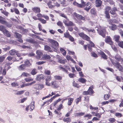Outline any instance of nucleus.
I'll list each match as a JSON object with an SVG mask.
<instances>
[{"instance_id": "obj_62", "label": "nucleus", "mask_w": 123, "mask_h": 123, "mask_svg": "<svg viewBox=\"0 0 123 123\" xmlns=\"http://www.w3.org/2000/svg\"><path fill=\"white\" fill-rule=\"evenodd\" d=\"M60 16L64 17V18H66L67 20H68V19L67 18L66 16L64 14L60 13Z\"/></svg>"}, {"instance_id": "obj_15", "label": "nucleus", "mask_w": 123, "mask_h": 123, "mask_svg": "<svg viewBox=\"0 0 123 123\" xmlns=\"http://www.w3.org/2000/svg\"><path fill=\"white\" fill-rule=\"evenodd\" d=\"M90 4L91 3L89 2H87L86 4L85 3V5L83 7L86 6L85 9L87 11H88L91 8V7H90Z\"/></svg>"}, {"instance_id": "obj_3", "label": "nucleus", "mask_w": 123, "mask_h": 123, "mask_svg": "<svg viewBox=\"0 0 123 123\" xmlns=\"http://www.w3.org/2000/svg\"><path fill=\"white\" fill-rule=\"evenodd\" d=\"M26 41L29 43L34 44L35 45H36L38 46L39 45L37 44V41H35L34 39L31 38L30 39L27 38L26 39Z\"/></svg>"}, {"instance_id": "obj_49", "label": "nucleus", "mask_w": 123, "mask_h": 123, "mask_svg": "<svg viewBox=\"0 0 123 123\" xmlns=\"http://www.w3.org/2000/svg\"><path fill=\"white\" fill-rule=\"evenodd\" d=\"M61 99L59 98L57 100H56V101H54L53 103V104L54 105V106H55V105L57 104L58 102L61 101Z\"/></svg>"}, {"instance_id": "obj_24", "label": "nucleus", "mask_w": 123, "mask_h": 123, "mask_svg": "<svg viewBox=\"0 0 123 123\" xmlns=\"http://www.w3.org/2000/svg\"><path fill=\"white\" fill-rule=\"evenodd\" d=\"M56 97H55V96H53L52 98L49 100H48L44 102L43 104L42 105V106H44L45 104H46L47 105H48L49 104V102L51 100V101L53 99L55 98Z\"/></svg>"}, {"instance_id": "obj_18", "label": "nucleus", "mask_w": 123, "mask_h": 123, "mask_svg": "<svg viewBox=\"0 0 123 123\" xmlns=\"http://www.w3.org/2000/svg\"><path fill=\"white\" fill-rule=\"evenodd\" d=\"M36 53L37 55V58L39 59L40 58L41 56L43 55L42 52L40 50H37L36 51Z\"/></svg>"}, {"instance_id": "obj_19", "label": "nucleus", "mask_w": 123, "mask_h": 123, "mask_svg": "<svg viewBox=\"0 0 123 123\" xmlns=\"http://www.w3.org/2000/svg\"><path fill=\"white\" fill-rule=\"evenodd\" d=\"M100 54L101 56V57L105 59H107V56L102 51H101L100 53Z\"/></svg>"}, {"instance_id": "obj_12", "label": "nucleus", "mask_w": 123, "mask_h": 123, "mask_svg": "<svg viewBox=\"0 0 123 123\" xmlns=\"http://www.w3.org/2000/svg\"><path fill=\"white\" fill-rule=\"evenodd\" d=\"M81 28L86 31H88V32H95V30L93 29H89L85 27H82Z\"/></svg>"}, {"instance_id": "obj_59", "label": "nucleus", "mask_w": 123, "mask_h": 123, "mask_svg": "<svg viewBox=\"0 0 123 123\" xmlns=\"http://www.w3.org/2000/svg\"><path fill=\"white\" fill-rule=\"evenodd\" d=\"M45 62L44 61H40L37 62H36V64L38 65H40L43 64Z\"/></svg>"}, {"instance_id": "obj_37", "label": "nucleus", "mask_w": 123, "mask_h": 123, "mask_svg": "<svg viewBox=\"0 0 123 123\" xmlns=\"http://www.w3.org/2000/svg\"><path fill=\"white\" fill-rule=\"evenodd\" d=\"M73 86L77 88L80 87V86H79L78 84L76 83L74 81L73 83Z\"/></svg>"}, {"instance_id": "obj_33", "label": "nucleus", "mask_w": 123, "mask_h": 123, "mask_svg": "<svg viewBox=\"0 0 123 123\" xmlns=\"http://www.w3.org/2000/svg\"><path fill=\"white\" fill-rule=\"evenodd\" d=\"M111 28L112 30H114L117 28V27L115 24H112L111 27Z\"/></svg>"}, {"instance_id": "obj_8", "label": "nucleus", "mask_w": 123, "mask_h": 123, "mask_svg": "<svg viewBox=\"0 0 123 123\" xmlns=\"http://www.w3.org/2000/svg\"><path fill=\"white\" fill-rule=\"evenodd\" d=\"M68 20V21L65 20L63 21V22L67 26H75V24H74L71 21H69V19Z\"/></svg>"}, {"instance_id": "obj_60", "label": "nucleus", "mask_w": 123, "mask_h": 123, "mask_svg": "<svg viewBox=\"0 0 123 123\" xmlns=\"http://www.w3.org/2000/svg\"><path fill=\"white\" fill-rule=\"evenodd\" d=\"M64 37L67 38H68L70 35L68 33H65L64 34Z\"/></svg>"}, {"instance_id": "obj_4", "label": "nucleus", "mask_w": 123, "mask_h": 123, "mask_svg": "<svg viewBox=\"0 0 123 123\" xmlns=\"http://www.w3.org/2000/svg\"><path fill=\"white\" fill-rule=\"evenodd\" d=\"M79 36L82 37L83 39L87 41H89L90 40V37L87 36L84 33L81 32L79 34Z\"/></svg>"}, {"instance_id": "obj_27", "label": "nucleus", "mask_w": 123, "mask_h": 123, "mask_svg": "<svg viewBox=\"0 0 123 123\" xmlns=\"http://www.w3.org/2000/svg\"><path fill=\"white\" fill-rule=\"evenodd\" d=\"M17 51L14 49L10 50L9 51L10 55H13L16 54Z\"/></svg>"}, {"instance_id": "obj_7", "label": "nucleus", "mask_w": 123, "mask_h": 123, "mask_svg": "<svg viewBox=\"0 0 123 123\" xmlns=\"http://www.w3.org/2000/svg\"><path fill=\"white\" fill-rule=\"evenodd\" d=\"M48 42L50 43L53 46L55 47H57L58 46V43L55 40L49 38L48 39Z\"/></svg>"}, {"instance_id": "obj_58", "label": "nucleus", "mask_w": 123, "mask_h": 123, "mask_svg": "<svg viewBox=\"0 0 123 123\" xmlns=\"http://www.w3.org/2000/svg\"><path fill=\"white\" fill-rule=\"evenodd\" d=\"M115 115L118 117H120L122 116V115L119 113H115Z\"/></svg>"}, {"instance_id": "obj_25", "label": "nucleus", "mask_w": 123, "mask_h": 123, "mask_svg": "<svg viewBox=\"0 0 123 123\" xmlns=\"http://www.w3.org/2000/svg\"><path fill=\"white\" fill-rule=\"evenodd\" d=\"M51 86L55 88H57L58 87L56 82L55 81H53L51 82Z\"/></svg>"}, {"instance_id": "obj_45", "label": "nucleus", "mask_w": 123, "mask_h": 123, "mask_svg": "<svg viewBox=\"0 0 123 123\" xmlns=\"http://www.w3.org/2000/svg\"><path fill=\"white\" fill-rule=\"evenodd\" d=\"M25 64L26 65V66H30L31 65V64L30 63L29 61L28 60L26 61L25 62Z\"/></svg>"}, {"instance_id": "obj_22", "label": "nucleus", "mask_w": 123, "mask_h": 123, "mask_svg": "<svg viewBox=\"0 0 123 123\" xmlns=\"http://www.w3.org/2000/svg\"><path fill=\"white\" fill-rule=\"evenodd\" d=\"M32 10L35 13H39L40 12V8L38 7H34Z\"/></svg>"}, {"instance_id": "obj_52", "label": "nucleus", "mask_w": 123, "mask_h": 123, "mask_svg": "<svg viewBox=\"0 0 123 123\" xmlns=\"http://www.w3.org/2000/svg\"><path fill=\"white\" fill-rule=\"evenodd\" d=\"M105 14L106 18H110V16L109 12H105Z\"/></svg>"}, {"instance_id": "obj_51", "label": "nucleus", "mask_w": 123, "mask_h": 123, "mask_svg": "<svg viewBox=\"0 0 123 123\" xmlns=\"http://www.w3.org/2000/svg\"><path fill=\"white\" fill-rule=\"evenodd\" d=\"M88 91L89 94H92L93 92V89L91 87L89 88Z\"/></svg>"}, {"instance_id": "obj_41", "label": "nucleus", "mask_w": 123, "mask_h": 123, "mask_svg": "<svg viewBox=\"0 0 123 123\" xmlns=\"http://www.w3.org/2000/svg\"><path fill=\"white\" fill-rule=\"evenodd\" d=\"M6 29L5 28V27L3 25H0V30L3 31L4 32V31Z\"/></svg>"}, {"instance_id": "obj_20", "label": "nucleus", "mask_w": 123, "mask_h": 123, "mask_svg": "<svg viewBox=\"0 0 123 123\" xmlns=\"http://www.w3.org/2000/svg\"><path fill=\"white\" fill-rule=\"evenodd\" d=\"M42 58L43 60H47L50 59L51 57L49 55L45 54L43 55Z\"/></svg>"}, {"instance_id": "obj_11", "label": "nucleus", "mask_w": 123, "mask_h": 123, "mask_svg": "<svg viewBox=\"0 0 123 123\" xmlns=\"http://www.w3.org/2000/svg\"><path fill=\"white\" fill-rule=\"evenodd\" d=\"M44 79V75L43 74H39L37 76L36 78L37 80L40 81L42 80H43Z\"/></svg>"}, {"instance_id": "obj_54", "label": "nucleus", "mask_w": 123, "mask_h": 123, "mask_svg": "<svg viewBox=\"0 0 123 123\" xmlns=\"http://www.w3.org/2000/svg\"><path fill=\"white\" fill-rule=\"evenodd\" d=\"M63 106L62 104H61L59 106L58 108L57 109V111H59L60 110L62 109L63 108Z\"/></svg>"}, {"instance_id": "obj_39", "label": "nucleus", "mask_w": 123, "mask_h": 123, "mask_svg": "<svg viewBox=\"0 0 123 123\" xmlns=\"http://www.w3.org/2000/svg\"><path fill=\"white\" fill-rule=\"evenodd\" d=\"M38 19L43 24H45L46 22V20L41 18H38Z\"/></svg>"}, {"instance_id": "obj_30", "label": "nucleus", "mask_w": 123, "mask_h": 123, "mask_svg": "<svg viewBox=\"0 0 123 123\" xmlns=\"http://www.w3.org/2000/svg\"><path fill=\"white\" fill-rule=\"evenodd\" d=\"M4 33L8 37H10L11 36V34L9 33V31L6 29L4 31Z\"/></svg>"}, {"instance_id": "obj_42", "label": "nucleus", "mask_w": 123, "mask_h": 123, "mask_svg": "<svg viewBox=\"0 0 123 123\" xmlns=\"http://www.w3.org/2000/svg\"><path fill=\"white\" fill-rule=\"evenodd\" d=\"M59 1H60L61 3V4H62V5L63 6H66L65 4V0H58Z\"/></svg>"}, {"instance_id": "obj_29", "label": "nucleus", "mask_w": 123, "mask_h": 123, "mask_svg": "<svg viewBox=\"0 0 123 123\" xmlns=\"http://www.w3.org/2000/svg\"><path fill=\"white\" fill-rule=\"evenodd\" d=\"M85 114V113L84 112H81L80 113H77L74 115L75 117H78L82 116L84 115Z\"/></svg>"}, {"instance_id": "obj_48", "label": "nucleus", "mask_w": 123, "mask_h": 123, "mask_svg": "<svg viewBox=\"0 0 123 123\" xmlns=\"http://www.w3.org/2000/svg\"><path fill=\"white\" fill-rule=\"evenodd\" d=\"M11 85L13 87H16L18 86L17 83L15 82H14L11 83Z\"/></svg>"}, {"instance_id": "obj_14", "label": "nucleus", "mask_w": 123, "mask_h": 123, "mask_svg": "<svg viewBox=\"0 0 123 123\" xmlns=\"http://www.w3.org/2000/svg\"><path fill=\"white\" fill-rule=\"evenodd\" d=\"M102 4V1L100 0H96L95 6L96 7H99L101 6Z\"/></svg>"}, {"instance_id": "obj_31", "label": "nucleus", "mask_w": 123, "mask_h": 123, "mask_svg": "<svg viewBox=\"0 0 123 123\" xmlns=\"http://www.w3.org/2000/svg\"><path fill=\"white\" fill-rule=\"evenodd\" d=\"M120 36L118 35H115L114 36V40L116 42H119Z\"/></svg>"}, {"instance_id": "obj_40", "label": "nucleus", "mask_w": 123, "mask_h": 123, "mask_svg": "<svg viewBox=\"0 0 123 123\" xmlns=\"http://www.w3.org/2000/svg\"><path fill=\"white\" fill-rule=\"evenodd\" d=\"M110 97V94H105L104 96V99L106 100L108 99Z\"/></svg>"}, {"instance_id": "obj_28", "label": "nucleus", "mask_w": 123, "mask_h": 123, "mask_svg": "<svg viewBox=\"0 0 123 123\" xmlns=\"http://www.w3.org/2000/svg\"><path fill=\"white\" fill-rule=\"evenodd\" d=\"M74 99L73 98H70L68 99V105H70L73 102Z\"/></svg>"}, {"instance_id": "obj_64", "label": "nucleus", "mask_w": 123, "mask_h": 123, "mask_svg": "<svg viewBox=\"0 0 123 123\" xmlns=\"http://www.w3.org/2000/svg\"><path fill=\"white\" fill-rule=\"evenodd\" d=\"M81 97H79V98H77L76 99V103L77 104L81 100Z\"/></svg>"}, {"instance_id": "obj_23", "label": "nucleus", "mask_w": 123, "mask_h": 123, "mask_svg": "<svg viewBox=\"0 0 123 123\" xmlns=\"http://www.w3.org/2000/svg\"><path fill=\"white\" fill-rule=\"evenodd\" d=\"M78 80L80 82L82 83H85L86 81V80L84 78L81 77Z\"/></svg>"}, {"instance_id": "obj_17", "label": "nucleus", "mask_w": 123, "mask_h": 123, "mask_svg": "<svg viewBox=\"0 0 123 123\" xmlns=\"http://www.w3.org/2000/svg\"><path fill=\"white\" fill-rule=\"evenodd\" d=\"M26 65L25 64H22L18 67L19 70L21 71L25 69L26 68Z\"/></svg>"}, {"instance_id": "obj_35", "label": "nucleus", "mask_w": 123, "mask_h": 123, "mask_svg": "<svg viewBox=\"0 0 123 123\" xmlns=\"http://www.w3.org/2000/svg\"><path fill=\"white\" fill-rule=\"evenodd\" d=\"M15 34L17 38L19 39L21 38L22 37L21 35L18 33L15 32Z\"/></svg>"}, {"instance_id": "obj_57", "label": "nucleus", "mask_w": 123, "mask_h": 123, "mask_svg": "<svg viewBox=\"0 0 123 123\" xmlns=\"http://www.w3.org/2000/svg\"><path fill=\"white\" fill-rule=\"evenodd\" d=\"M44 73L46 74L49 75L50 73V71L49 70H46L44 71Z\"/></svg>"}, {"instance_id": "obj_6", "label": "nucleus", "mask_w": 123, "mask_h": 123, "mask_svg": "<svg viewBox=\"0 0 123 123\" xmlns=\"http://www.w3.org/2000/svg\"><path fill=\"white\" fill-rule=\"evenodd\" d=\"M105 40L106 43L111 45H112L113 44V43L112 40L111 39L109 36H107Z\"/></svg>"}, {"instance_id": "obj_34", "label": "nucleus", "mask_w": 123, "mask_h": 123, "mask_svg": "<svg viewBox=\"0 0 123 123\" xmlns=\"http://www.w3.org/2000/svg\"><path fill=\"white\" fill-rule=\"evenodd\" d=\"M25 92V90H22L19 91H18L16 92L15 94L17 95H21L22 94Z\"/></svg>"}, {"instance_id": "obj_46", "label": "nucleus", "mask_w": 123, "mask_h": 123, "mask_svg": "<svg viewBox=\"0 0 123 123\" xmlns=\"http://www.w3.org/2000/svg\"><path fill=\"white\" fill-rule=\"evenodd\" d=\"M118 42V46L121 48H123V41H119Z\"/></svg>"}, {"instance_id": "obj_38", "label": "nucleus", "mask_w": 123, "mask_h": 123, "mask_svg": "<svg viewBox=\"0 0 123 123\" xmlns=\"http://www.w3.org/2000/svg\"><path fill=\"white\" fill-rule=\"evenodd\" d=\"M29 76V74L27 73H25V72H23L21 75V77H23L24 76L28 77Z\"/></svg>"}, {"instance_id": "obj_10", "label": "nucleus", "mask_w": 123, "mask_h": 123, "mask_svg": "<svg viewBox=\"0 0 123 123\" xmlns=\"http://www.w3.org/2000/svg\"><path fill=\"white\" fill-rule=\"evenodd\" d=\"M106 33V31L105 29H102L99 32V34L104 37L105 36Z\"/></svg>"}, {"instance_id": "obj_5", "label": "nucleus", "mask_w": 123, "mask_h": 123, "mask_svg": "<svg viewBox=\"0 0 123 123\" xmlns=\"http://www.w3.org/2000/svg\"><path fill=\"white\" fill-rule=\"evenodd\" d=\"M81 4H79L76 2L74 1L73 3V4L80 7H83L85 5V2L83 0H81Z\"/></svg>"}, {"instance_id": "obj_53", "label": "nucleus", "mask_w": 123, "mask_h": 123, "mask_svg": "<svg viewBox=\"0 0 123 123\" xmlns=\"http://www.w3.org/2000/svg\"><path fill=\"white\" fill-rule=\"evenodd\" d=\"M56 80H61L62 78L61 76L58 75H56L54 76Z\"/></svg>"}, {"instance_id": "obj_13", "label": "nucleus", "mask_w": 123, "mask_h": 123, "mask_svg": "<svg viewBox=\"0 0 123 123\" xmlns=\"http://www.w3.org/2000/svg\"><path fill=\"white\" fill-rule=\"evenodd\" d=\"M35 87L34 88L38 90H41L44 87L43 85L39 84H36L35 85Z\"/></svg>"}, {"instance_id": "obj_1", "label": "nucleus", "mask_w": 123, "mask_h": 123, "mask_svg": "<svg viewBox=\"0 0 123 123\" xmlns=\"http://www.w3.org/2000/svg\"><path fill=\"white\" fill-rule=\"evenodd\" d=\"M112 63L116 67L119 71L122 72H123V66L121 65L120 63L118 62H112Z\"/></svg>"}, {"instance_id": "obj_63", "label": "nucleus", "mask_w": 123, "mask_h": 123, "mask_svg": "<svg viewBox=\"0 0 123 123\" xmlns=\"http://www.w3.org/2000/svg\"><path fill=\"white\" fill-rule=\"evenodd\" d=\"M92 116V115L90 114H87L84 116V117H88L89 119H90L91 117Z\"/></svg>"}, {"instance_id": "obj_55", "label": "nucleus", "mask_w": 123, "mask_h": 123, "mask_svg": "<svg viewBox=\"0 0 123 123\" xmlns=\"http://www.w3.org/2000/svg\"><path fill=\"white\" fill-rule=\"evenodd\" d=\"M111 9V7H110L108 6H106L105 8V12H109Z\"/></svg>"}, {"instance_id": "obj_61", "label": "nucleus", "mask_w": 123, "mask_h": 123, "mask_svg": "<svg viewBox=\"0 0 123 123\" xmlns=\"http://www.w3.org/2000/svg\"><path fill=\"white\" fill-rule=\"evenodd\" d=\"M57 25L58 26H60L61 27H62L63 26L62 23V22L61 21H59L57 23Z\"/></svg>"}, {"instance_id": "obj_16", "label": "nucleus", "mask_w": 123, "mask_h": 123, "mask_svg": "<svg viewBox=\"0 0 123 123\" xmlns=\"http://www.w3.org/2000/svg\"><path fill=\"white\" fill-rule=\"evenodd\" d=\"M114 58L116 60L119 62L121 60L122 61V58H121L120 55L118 54L115 56Z\"/></svg>"}, {"instance_id": "obj_9", "label": "nucleus", "mask_w": 123, "mask_h": 123, "mask_svg": "<svg viewBox=\"0 0 123 123\" xmlns=\"http://www.w3.org/2000/svg\"><path fill=\"white\" fill-rule=\"evenodd\" d=\"M57 59H58V62L64 64L67 62L66 60H62L61 58L59 56H57Z\"/></svg>"}, {"instance_id": "obj_2", "label": "nucleus", "mask_w": 123, "mask_h": 123, "mask_svg": "<svg viewBox=\"0 0 123 123\" xmlns=\"http://www.w3.org/2000/svg\"><path fill=\"white\" fill-rule=\"evenodd\" d=\"M117 10V8L115 7L112 8L111 9L110 12L111 14V15L112 17L115 18L117 16V14L116 12Z\"/></svg>"}, {"instance_id": "obj_47", "label": "nucleus", "mask_w": 123, "mask_h": 123, "mask_svg": "<svg viewBox=\"0 0 123 123\" xmlns=\"http://www.w3.org/2000/svg\"><path fill=\"white\" fill-rule=\"evenodd\" d=\"M59 69L62 70V71L64 72L67 73L68 72V70L66 69L65 68L61 67H59Z\"/></svg>"}, {"instance_id": "obj_44", "label": "nucleus", "mask_w": 123, "mask_h": 123, "mask_svg": "<svg viewBox=\"0 0 123 123\" xmlns=\"http://www.w3.org/2000/svg\"><path fill=\"white\" fill-rule=\"evenodd\" d=\"M74 16L76 17V18L78 19H79L80 18V17L81 15L78 14L76 13H73Z\"/></svg>"}, {"instance_id": "obj_43", "label": "nucleus", "mask_w": 123, "mask_h": 123, "mask_svg": "<svg viewBox=\"0 0 123 123\" xmlns=\"http://www.w3.org/2000/svg\"><path fill=\"white\" fill-rule=\"evenodd\" d=\"M6 56L3 55L0 57V62H2L4 60Z\"/></svg>"}, {"instance_id": "obj_56", "label": "nucleus", "mask_w": 123, "mask_h": 123, "mask_svg": "<svg viewBox=\"0 0 123 123\" xmlns=\"http://www.w3.org/2000/svg\"><path fill=\"white\" fill-rule=\"evenodd\" d=\"M66 58L68 60H70L71 61H72L73 59L69 55H67L66 56Z\"/></svg>"}, {"instance_id": "obj_26", "label": "nucleus", "mask_w": 123, "mask_h": 123, "mask_svg": "<svg viewBox=\"0 0 123 123\" xmlns=\"http://www.w3.org/2000/svg\"><path fill=\"white\" fill-rule=\"evenodd\" d=\"M34 102L32 101L31 102V103L30 105V110L31 111H32L34 109Z\"/></svg>"}, {"instance_id": "obj_36", "label": "nucleus", "mask_w": 123, "mask_h": 123, "mask_svg": "<svg viewBox=\"0 0 123 123\" xmlns=\"http://www.w3.org/2000/svg\"><path fill=\"white\" fill-rule=\"evenodd\" d=\"M37 73V70L35 69H33L31 72V74L33 75L36 74Z\"/></svg>"}, {"instance_id": "obj_21", "label": "nucleus", "mask_w": 123, "mask_h": 123, "mask_svg": "<svg viewBox=\"0 0 123 123\" xmlns=\"http://www.w3.org/2000/svg\"><path fill=\"white\" fill-rule=\"evenodd\" d=\"M44 49L45 50L50 52H52L53 51L51 49V48L48 46L45 45L44 46Z\"/></svg>"}, {"instance_id": "obj_50", "label": "nucleus", "mask_w": 123, "mask_h": 123, "mask_svg": "<svg viewBox=\"0 0 123 123\" xmlns=\"http://www.w3.org/2000/svg\"><path fill=\"white\" fill-rule=\"evenodd\" d=\"M60 51L62 52H63L62 53L63 55H66V52L65 51V50L63 49L62 48H61L60 49Z\"/></svg>"}, {"instance_id": "obj_32", "label": "nucleus", "mask_w": 123, "mask_h": 123, "mask_svg": "<svg viewBox=\"0 0 123 123\" xmlns=\"http://www.w3.org/2000/svg\"><path fill=\"white\" fill-rule=\"evenodd\" d=\"M63 120L64 122H70L71 121V119L69 117L64 118L63 119Z\"/></svg>"}]
</instances>
